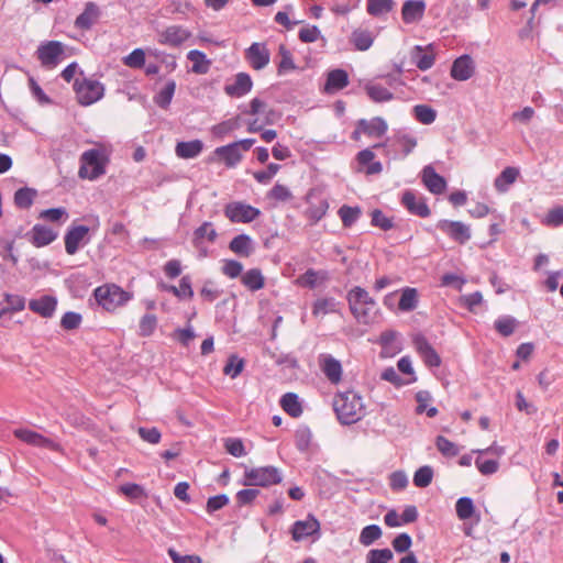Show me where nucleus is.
Returning <instances> with one entry per match:
<instances>
[{
	"instance_id": "63",
	"label": "nucleus",
	"mask_w": 563,
	"mask_h": 563,
	"mask_svg": "<svg viewBox=\"0 0 563 563\" xmlns=\"http://www.w3.org/2000/svg\"><path fill=\"white\" fill-rule=\"evenodd\" d=\"M475 465L483 475H492L499 468L497 460H483L482 457L476 459Z\"/></svg>"
},
{
	"instance_id": "29",
	"label": "nucleus",
	"mask_w": 563,
	"mask_h": 563,
	"mask_svg": "<svg viewBox=\"0 0 563 563\" xmlns=\"http://www.w3.org/2000/svg\"><path fill=\"white\" fill-rule=\"evenodd\" d=\"M99 14V8L95 2H87L84 11L76 18L75 26L79 30H89L97 21Z\"/></svg>"
},
{
	"instance_id": "64",
	"label": "nucleus",
	"mask_w": 563,
	"mask_h": 563,
	"mask_svg": "<svg viewBox=\"0 0 563 563\" xmlns=\"http://www.w3.org/2000/svg\"><path fill=\"white\" fill-rule=\"evenodd\" d=\"M243 272V265L239 261L235 260H227L224 261V264L222 266V273L230 277V278H236L239 276H242Z\"/></svg>"
},
{
	"instance_id": "36",
	"label": "nucleus",
	"mask_w": 563,
	"mask_h": 563,
	"mask_svg": "<svg viewBox=\"0 0 563 563\" xmlns=\"http://www.w3.org/2000/svg\"><path fill=\"white\" fill-rule=\"evenodd\" d=\"M375 154L372 150L365 148L356 155V161L360 166H367L366 174L375 175L383 170V166L379 162H374Z\"/></svg>"
},
{
	"instance_id": "41",
	"label": "nucleus",
	"mask_w": 563,
	"mask_h": 563,
	"mask_svg": "<svg viewBox=\"0 0 563 563\" xmlns=\"http://www.w3.org/2000/svg\"><path fill=\"white\" fill-rule=\"evenodd\" d=\"M37 191L33 188H20L14 194V203L20 209H29L36 197Z\"/></svg>"
},
{
	"instance_id": "11",
	"label": "nucleus",
	"mask_w": 563,
	"mask_h": 563,
	"mask_svg": "<svg viewBox=\"0 0 563 563\" xmlns=\"http://www.w3.org/2000/svg\"><path fill=\"white\" fill-rule=\"evenodd\" d=\"M435 47L433 44L427 46L416 45L410 51L412 63L422 71L430 69L435 63Z\"/></svg>"
},
{
	"instance_id": "5",
	"label": "nucleus",
	"mask_w": 563,
	"mask_h": 563,
	"mask_svg": "<svg viewBox=\"0 0 563 563\" xmlns=\"http://www.w3.org/2000/svg\"><path fill=\"white\" fill-rule=\"evenodd\" d=\"M74 90L78 102L81 106H90L103 97L104 87L103 85L90 78H76L74 82Z\"/></svg>"
},
{
	"instance_id": "45",
	"label": "nucleus",
	"mask_w": 563,
	"mask_h": 563,
	"mask_svg": "<svg viewBox=\"0 0 563 563\" xmlns=\"http://www.w3.org/2000/svg\"><path fill=\"white\" fill-rule=\"evenodd\" d=\"M416 400L418 406L416 408L417 413L427 412V416L432 418L438 415V409L435 407L428 408V402L431 400V395L427 390H420L416 394Z\"/></svg>"
},
{
	"instance_id": "47",
	"label": "nucleus",
	"mask_w": 563,
	"mask_h": 563,
	"mask_svg": "<svg viewBox=\"0 0 563 563\" xmlns=\"http://www.w3.org/2000/svg\"><path fill=\"white\" fill-rule=\"evenodd\" d=\"M157 328V318L153 313L144 314L139 323V335L143 338L151 336Z\"/></svg>"
},
{
	"instance_id": "20",
	"label": "nucleus",
	"mask_w": 563,
	"mask_h": 563,
	"mask_svg": "<svg viewBox=\"0 0 563 563\" xmlns=\"http://www.w3.org/2000/svg\"><path fill=\"white\" fill-rule=\"evenodd\" d=\"M57 232L44 224H35L27 233L29 241L35 247H44L57 239Z\"/></svg>"
},
{
	"instance_id": "56",
	"label": "nucleus",
	"mask_w": 563,
	"mask_h": 563,
	"mask_svg": "<svg viewBox=\"0 0 563 563\" xmlns=\"http://www.w3.org/2000/svg\"><path fill=\"white\" fill-rule=\"evenodd\" d=\"M124 65L131 68H142L145 66V53L142 48H135L123 59Z\"/></svg>"
},
{
	"instance_id": "3",
	"label": "nucleus",
	"mask_w": 563,
	"mask_h": 563,
	"mask_svg": "<svg viewBox=\"0 0 563 563\" xmlns=\"http://www.w3.org/2000/svg\"><path fill=\"white\" fill-rule=\"evenodd\" d=\"M107 158L98 148L85 151L80 156L78 176L81 179L95 180L106 174Z\"/></svg>"
},
{
	"instance_id": "46",
	"label": "nucleus",
	"mask_w": 563,
	"mask_h": 563,
	"mask_svg": "<svg viewBox=\"0 0 563 563\" xmlns=\"http://www.w3.org/2000/svg\"><path fill=\"white\" fill-rule=\"evenodd\" d=\"M382 529L377 525H369L362 529L360 533V543L368 547L382 537Z\"/></svg>"
},
{
	"instance_id": "59",
	"label": "nucleus",
	"mask_w": 563,
	"mask_h": 563,
	"mask_svg": "<svg viewBox=\"0 0 563 563\" xmlns=\"http://www.w3.org/2000/svg\"><path fill=\"white\" fill-rule=\"evenodd\" d=\"M279 169V164L271 163L268 164L267 169L255 172L253 176L260 184L266 185L272 180V178L277 174Z\"/></svg>"
},
{
	"instance_id": "44",
	"label": "nucleus",
	"mask_w": 563,
	"mask_h": 563,
	"mask_svg": "<svg viewBox=\"0 0 563 563\" xmlns=\"http://www.w3.org/2000/svg\"><path fill=\"white\" fill-rule=\"evenodd\" d=\"M339 217L345 228L352 227L360 218L362 211L358 207L342 206L339 211Z\"/></svg>"
},
{
	"instance_id": "39",
	"label": "nucleus",
	"mask_w": 563,
	"mask_h": 563,
	"mask_svg": "<svg viewBox=\"0 0 563 563\" xmlns=\"http://www.w3.org/2000/svg\"><path fill=\"white\" fill-rule=\"evenodd\" d=\"M282 408L291 417L297 418L302 413L299 398L295 393H287L280 399Z\"/></svg>"
},
{
	"instance_id": "7",
	"label": "nucleus",
	"mask_w": 563,
	"mask_h": 563,
	"mask_svg": "<svg viewBox=\"0 0 563 563\" xmlns=\"http://www.w3.org/2000/svg\"><path fill=\"white\" fill-rule=\"evenodd\" d=\"M437 228L460 245L467 243L472 238L471 227L462 221L442 219L438 221Z\"/></svg>"
},
{
	"instance_id": "25",
	"label": "nucleus",
	"mask_w": 563,
	"mask_h": 563,
	"mask_svg": "<svg viewBox=\"0 0 563 563\" xmlns=\"http://www.w3.org/2000/svg\"><path fill=\"white\" fill-rule=\"evenodd\" d=\"M252 87L251 76L246 73H239L235 76L234 82L224 87V91L230 97H243L252 90Z\"/></svg>"
},
{
	"instance_id": "34",
	"label": "nucleus",
	"mask_w": 563,
	"mask_h": 563,
	"mask_svg": "<svg viewBox=\"0 0 563 563\" xmlns=\"http://www.w3.org/2000/svg\"><path fill=\"white\" fill-rule=\"evenodd\" d=\"M364 90L368 98L374 102H387L394 98L391 91H389L386 87H384L379 82H367L364 86Z\"/></svg>"
},
{
	"instance_id": "12",
	"label": "nucleus",
	"mask_w": 563,
	"mask_h": 563,
	"mask_svg": "<svg viewBox=\"0 0 563 563\" xmlns=\"http://www.w3.org/2000/svg\"><path fill=\"white\" fill-rule=\"evenodd\" d=\"M191 35V32L181 25H170L158 33V42L164 45L178 47Z\"/></svg>"
},
{
	"instance_id": "55",
	"label": "nucleus",
	"mask_w": 563,
	"mask_h": 563,
	"mask_svg": "<svg viewBox=\"0 0 563 563\" xmlns=\"http://www.w3.org/2000/svg\"><path fill=\"white\" fill-rule=\"evenodd\" d=\"M244 367V361L238 355H231L223 368V373L231 378H235L240 375Z\"/></svg>"
},
{
	"instance_id": "9",
	"label": "nucleus",
	"mask_w": 563,
	"mask_h": 563,
	"mask_svg": "<svg viewBox=\"0 0 563 563\" xmlns=\"http://www.w3.org/2000/svg\"><path fill=\"white\" fill-rule=\"evenodd\" d=\"M224 214L231 222L250 223L261 214V211L243 202H230L224 208Z\"/></svg>"
},
{
	"instance_id": "18",
	"label": "nucleus",
	"mask_w": 563,
	"mask_h": 563,
	"mask_svg": "<svg viewBox=\"0 0 563 563\" xmlns=\"http://www.w3.org/2000/svg\"><path fill=\"white\" fill-rule=\"evenodd\" d=\"M320 368L324 377L332 384L339 385L343 378V367L339 360L331 355H325L320 361Z\"/></svg>"
},
{
	"instance_id": "51",
	"label": "nucleus",
	"mask_w": 563,
	"mask_h": 563,
	"mask_svg": "<svg viewBox=\"0 0 563 563\" xmlns=\"http://www.w3.org/2000/svg\"><path fill=\"white\" fill-rule=\"evenodd\" d=\"M456 515L461 520L470 519L475 511L473 500L468 497H461L455 505Z\"/></svg>"
},
{
	"instance_id": "1",
	"label": "nucleus",
	"mask_w": 563,
	"mask_h": 563,
	"mask_svg": "<svg viewBox=\"0 0 563 563\" xmlns=\"http://www.w3.org/2000/svg\"><path fill=\"white\" fill-rule=\"evenodd\" d=\"M346 301L350 312L360 324H372L379 316L377 301L361 286H354L347 291Z\"/></svg>"
},
{
	"instance_id": "62",
	"label": "nucleus",
	"mask_w": 563,
	"mask_h": 563,
	"mask_svg": "<svg viewBox=\"0 0 563 563\" xmlns=\"http://www.w3.org/2000/svg\"><path fill=\"white\" fill-rule=\"evenodd\" d=\"M260 495V489L257 488H245L241 489L236 493L235 498L239 506H246L252 504L255 498Z\"/></svg>"
},
{
	"instance_id": "27",
	"label": "nucleus",
	"mask_w": 563,
	"mask_h": 563,
	"mask_svg": "<svg viewBox=\"0 0 563 563\" xmlns=\"http://www.w3.org/2000/svg\"><path fill=\"white\" fill-rule=\"evenodd\" d=\"M229 249L241 257H249L254 252V243L250 235L242 233L230 241Z\"/></svg>"
},
{
	"instance_id": "61",
	"label": "nucleus",
	"mask_w": 563,
	"mask_h": 563,
	"mask_svg": "<svg viewBox=\"0 0 563 563\" xmlns=\"http://www.w3.org/2000/svg\"><path fill=\"white\" fill-rule=\"evenodd\" d=\"M81 320L80 313L68 311L62 317L60 327L65 330H74L79 328Z\"/></svg>"
},
{
	"instance_id": "6",
	"label": "nucleus",
	"mask_w": 563,
	"mask_h": 563,
	"mask_svg": "<svg viewBox=\"0 0 563 563\" xmlns=\"http://www.w3.org/2000/svg\"><path fill=\"white\" fill-rule=\"evenodd\" d=\"M282 482V475L275 466L254 467L244 472V486H269Z\"/></svg>"
},
{
	"instance_id": "23",
	"label": "nucleus",
	"mask_w": 563,
	"mask_h": 563,
	"mask_svg": "<svg viewBox=\"0 0 563 563\" xmlns=\"http://www.w3.org/2000/svg\"><path fill=\"white\" fill-rule=\"evenodd\" d=\"M317 533V518L309 514L308 520H298L292 525L291 537L299 542Z\"/></svg>"
},
{
	"instance_id": "28",
	"label": "nucleus",
	"mask_w": 563,
	"mask_h": 563,
	"mask_svg": "<svg viewBox=\"0 0 563 563\" xmlns=\"http://www.w3.org/2000/svg\"><path fill=\"white\" fill-rule=\"evenodd\" d=\"M13 434L21 441L30 444V445H34V446H38V448H52L53 446V441L45 438L44 435L33 431V430H30V429H15L13 431Z\"/></svg>"
},
{
	"instance_id": "16",
	"label": "nucleus",
	"mask_w": 563,
	"mask_h": 563,
	"mask_svg": "<svg viewBox=\"0 0 563 563\" xmlns=\"http://www.w3.org/2000/svg\"><path fill=\"white\" fill-rule=\"evenodd\" d=\"M474 74L475 63L473 58L467 54L457 57L453 62L450 70L451 77L459 81H465L473 77Z\"/></svg>"
},
{
	"instance_id": "38",
	"label": "nucleus",
	"mask_w": 563,
	"mask_h": 563,
	"mask_svg": "<svg viewBox=\"0 0 563 563\" xmlns=\"http://www.w3.org/2000/svg\"><path fill=\"white\" fill-rule=\"evenodd\" d=\"M418 305V291L416 288L406 287L401 290V296L398 302L400 311H412Z\"/></svg>"
},
{
	"instance_id": "4",
	"label": "nucleus",
	"mask_w": 563,
	"mask_h": 563,
	"mask_svg": "<svg viewBox=\"0 0 563 563\" xmlns=\"http://www.w3.org/2000/svg\"><path fill=\"white\" fill-rule=\"evenodd\" d=\"M97 302L107 311H113L126 303L131 296L117 285H103L95 289Z\"/></svg>"
},
{
	"instance_id": "2",
	"label": "nucleus",
	"mask_w": 563,
	"mask_h": 563,
	"mask_svg": "<svg viewBox=\"0 0 563 563\" xmlns=\"http://www.w3.org/2000/svg\"><path fill=\"white\" fill-rule=\"evenodd\" d=\"M333 409L342 424L356 423L366 415V405L363 396L353 389L335 394L333 397Z\"/></svg>"
},
{
	"instance_id": "32",
	"label": "nucleus",
	"mask_w": 563,
	"mask_h": 563,
	"mask_svg": "<svg viewBox=\"0 0 563 563\" xmlns=\"http://www.w3.org/2000/svg\"><path fill=\"white\" fill-rule=\"evenodd\" d=\"M214 154L222 158L228 167L236 166L242 159V153L234 142L217 147Z\"/></svg>"
},
{
	"instance_id": "10",
	"label": "nucleus",
	"mask_w": 563,
	"mask_h": 563,
	"mask_svg": "<svg viewBox=\"0 0 563 563\" xmlns=\"http://www.w3.org/2000/svg\"><path fill=\"white\" fill-rule=\"evenodd\" d=\"M245 59L255 70L265 68L271 60V52L265 43L254 42L245 49Z\"/></svg>"
},
{
	"instance_id": "30",
	"label": "nucleus",
	"mask_w": 563,
	"mask_h": 563,
	"mask_svg": "<svg viewBox=\"0 0 563 563\" xmlns=\"http://www.w3.org/2000/svg\"><path fill=\"white\" fill-rule=\"evenodd\" d=\"M398 333L393 330L384 331L379 336V344L382 345V355L391 357L400 352L401 346L397 341Z\"/></svg>"
},
{
	"instance_id": "43",
	"label": "nucleus",
	"mask_w": 563,
	"mask_h": 563,
	"mask_svg": "<svg viewBox=\"0 0 563 563\" xmlns=\"http://www.w3.org/2000/svg\"><path fill=\"white\" fill-rule=\"evenodd\" d=\"M395 2L393 0H367V13L373 16H380L390 12L394 9Z\"/></svg>"
},
{
	"instance_id": "19",
	"label": "nucleus",
	"mask_w": 563,
	"mask_h": 563,
	"mask_svg": "<svg viewBox=\"0 0 563 563\" xmlns=\"http://www.w3.org/2000/svg\"><path fill=\"white\" fill-rule=\"evenodd\" d=\"M57 298L51 295H43L40 298L29 301V309L42 318H52L56 311Z\"/></svg>"
},
{
	"instance_id": "8",
	"label": "nucleus",
	"mask_w": 563,
	"mask_h": 563,
	"mask_svg": "<svg viewBox=\"0 0 563 563\" xmlns=\"http://www.w3.org/2000/svg\"><path fill=\"white\" fill-rule=\"evenodd\" d=\"M36 55L42 66L48 69L55 68L63 58L64 44L58 41L42 43L37 47Z\"/></svg>"
},
{
	"instance_id": "48",
	"label": "nucleus",
	"mask_w": 563,
	"mask_h": 563,
	"mask_svg": "<svg viewBox=\"0 0 563 563\" xmlns=\"http://www.w3.org/2000/svg\"><path fill=\"white\" fill-rule=\"evenodd\" d=\"M175 89H176V84L174 80H169L165 87L159 91V93L155 97V103L163 108V109H166L170 102H172V99H173V96L175 93Z\"/></svg>"
},
{
	"instance_id": "49",
	"label": "nucleus",
	"mask_w": 563,
	"mask_h": 563,
	"mask_svg": "<svg viewBox=\"0 0 563 563\" xmlns=\"http://www.w3.org/2000/svg\"><path fill=\"white\" fill-rule=\"evenodd\" d=\"M416 119L422 124H431L435 121L437 112L430 106L418 104L413 108Z\"/></svg>"
},
{
	"instance_id": "37",
	"label": "nucleus",
	"mask_w": 563,
	"mask_h": 563,
	"mask_svg": "<svg viewBox=\"0 0 563 563\" xmlns=\"http://www.w3.org/2000/svg\"><path fill=\"white\" fill-rule=\"evenodd\" d=\"M242 284L251 291L260 290L265 285V278L258 268H251L241 276Z\"/></svg>"
},
{
	"instance_id": "42",
	"label": "nucleus",
	"mask_w": 563,
	"mask_h": 563,
	"mask_svg": "<svg viewBox=\"0 0 563 563\" xmlns=\"http://www.w3.org/2000/svg\"><path fill=\"white\" fill-rule=\"evenodd\" d=\"M187 58L192 62V71L196 74H207L209 70L210 62L207 59L206 54L192 49L188 53Z\"/></svg>"
},
{
	"instance_id": "53",
	"label": "nucleus",
	"mask_w": 563,
	"mask_h": 563,
	"mask_svg": "<svg viewBox=\"0 0 563 563\" xmlns=\"http://www.w3.org/2000/svg\"><path fill=\"white\" fill-rule=\"evenodd\" d=\"M437 449L448 457L456 456L460 452L457 445L450 441L449 439L444 438L443 435H439L435 440Z\"/></svg>"
},
{
	"instance_id": "26",
	"label": "nucleus",
	"mask_w": 563,
	"mask_h": 563,
	"mask_svg": "<svg viewBox=\"0 0 563 563\" xmlns=\"http://www.w3.org/2000/svg\"><path fill=\"white\" fill-rule=\"evenodd\" d=\"M375 37L376 36L373 31L368 29L357 27L351 33L350 43L354 46L356 51L364 52L372 47Z\"/></svg>"
},
{
	"instance_id": "13",
	"label": "nucleus",
	"mask_w": 563,
	"mask_h": 563,
	"mask_svg": "<svg viewBox=\"0 0 563 563\" xmlns=\"http://www.w3.org/2000/svg\"><path fill=\"white\" fill-rule=\"evenodd\" d=\"M401 203L411 214L420 218H427L431 214L426 199L411 190H406L402 194Z\"/></svg>"
},
{
	"instance_id": "50",
	"label": "nucleus",
	"mask_w": 563,
	"mask_h": 563,
	"mask_svg": "<svg viewBox=\"0 0 563 563\" xmlns=\"http://www.w3.org/2000/svg\"><path fill=\"white\" fill-rule=\"evenodd\" d=\"M312 432L308 427L301 426L296 430L295 440L299 451L306 452L312 440Z\"/></svg>"
},
{
	"instance_id": "22",
	"label": "nucleus",
	"mask_w": 563,
	"mask_h": 563,
	"mask_svg": "<svg viewBox=\"0 0 563 563\" xmlns=\"http://www.w3.org/2000/svg\"><path fill=\"white\" fill-rule=\"evenodd\" d=\"M426 11V3L422 0H406L401 8V18L406 24L419 22Z\"/></svg>"
},
{
	"instance_id": "35",
	"label": "nucleus",
	"mask_w": 563,
	"mask_h": 563,
	"mask_svg": "<svg viewBox=\"0 0 563 563\" xmlns=\"http://www.w3.org/2000/svg\"><path fill=\"white\" fill-rule=\"evenodd\" d=\"M360 126L363 129L364 134L367 136L380 137L387 132V123L384 119L376 117L367 121L365 119L360 120Z\"/></svg>"
},
{
	"instance_id": "17",
	"label": "nucleus",
	"mask_w": 563,
	"mask_h": 563,
	"mask_svg": "<svg viewBox=\"0 0 563 563\" xmlns=\"http://www.w3.org/2000/svg\"><path fill=\"white\" fill-rule=\"evenodd\" d=\"M89 232V228L86 225H74L70 227L65 236V251L68 255H74L79 250L80 244Z\"/></svg>"
},
{
	"instance_id": "54",
	"label": "nucleus",
	"mask_w": 563,
	"mask_h": 563,
	"mask_svg": "<svg viewBox=\"0 0 563 563\" xmlns=\"http://www.w3.org/2000/svg\"><path fill=\"white\" fill-rule=\"evenodd\" d=\"M393 558L389 549H373L367 553L366 563H389Z\"/></svg>"
},
{
	"instance_id": "31",
	"label": "nucleus",
	"mask_w": 563,
	"mask_h": 563,
	"mask_svg": "<svg viewBox=\"0 0 563 563\" xmlns=\"http://www.w3.org/2000/svg\"><path fill=\"white\" fill-rule=\"evenodd\" d=\"M203 150V143L200 140L178 142L175 147V153L179 158L190 159L199 156Z\"/></svg>"
},
{
	"instance_id": "33",
	"label": "nucleus",
	"mask_w": 563,
	"mask_h": 563,
	"mask_svg": "<svg viewBox=\"0 0 563 563\" xmlns=\"http://www.w3.org/2000/svg\"><path fill=\"white\" fill-rule=\"evenodd\" d=\"M520 175L517 167H506L495 179L494 186L498 192H506Z\"/></svg>"
},
{
	"instance_id": "52",
	"label": "nucleus",
	"mask_w": 563,
	"mask_h": 563,
	"mask_svg": "<svg viewBox=\"0 0 563 563\" xmlns=\"http://www.w3.org/2000/svg\"><path fill=\"white\" fill-rule=\"evenodd\" d=\"M433 478V470L431 466H422L418 468L413 475V484L417 487L424 488L429 486Z\"/></svg>"
},
{
	"instance_id": "21",
	"label": "nucleus",
	"mask_w": 563,
	"mask_h": 563,
	"mask_svg": "<svg viewBox=\"0 0 563 563\" xmlns=\"http://www.w3.org/2000/svg\"><path fill=\"white\" fill-rule=\"evenodd\" d=\"M421 180L427 189L433 195H441L446 188L445 179L430 165L422 169Z\"/></svg>"
},
{
	"instance_id": "57",
	"label": "nucleus",
	"mask_w": 563,
	"mask_h": 563,
	"mask_svg": "<svg viewBox=\"0 0 563 563\" xmlns=\"http://www.w3.org/2000/svg\"><path fill=\"white\" fill-rule=\"evenodd\" d=\"M372 225L377 227L384 231L390 230L394 227L393 220L384 214L379 209H375L371 213Z\"/></svg>"
},
{
	"instance_id": "60",
	"label": "nucleus",
	"mask_w": 563,
	"mask_h": 563,
	"mask_svg": "<svg viewBox=\"0 0 563 563\" xmlns=\"http://www.w3.org/2000/svg\"><path fill=\"white\" fill-rule=\"evenodd\" d=\"M225 450L229 454L241 457L246 454L243 442L236 438H228L224 442Z\"/></svg>"
},
{
	"instance_id": "15",
	"label": "nucleus",
	"mask_w": 563,
	"mask_h": 563,
	"mask_svg": "<svg viewBox=\"0 0 563 563\" xmlns=\"http://www.w3.org/2000/svg\"><path fill=\"white\" fill-rule=\"evenodd\" d=\"M249 114L258 115L264 124H275L282 117L280 112L267 106L260 98H253L250 102Z\"/></svg>"
},
{
	"instance_id": "14",
	"label": "nucleus",
	"mask_w": 563,
	"mask_h": 563,
	"mask_svg": "<svg viewBox=\"0 0 563 563\" xmlns=\"http://www.w3.org/2000/svg\"><path fill=\"white\" fill-rule=\"evenodd\" d=\"M416 351L423 358V362L429 367H439L441 365V357L437 351L431 346L426 336L417 334L412 339Z\"/></svg>"
},
{
	"instance_id": "40",
	"label": "nucleus",
	"mask_w": 563,
	"mask_h": 563,
	"mask_svg": "<svg viewBox=\"0 0 563 563\" xmlns=\"http://www.w3.org/2000/svg\"><path fill=\"white\" fill-rule=\"evenodd\" d=\"M218 234L214 230L211 222H203L199 228H197L194 232V243L198 246L203 240H207L213 243L217 239Z\"/></svg>"
},
{
	"instance_id": "24",
	"label": "nucleus",
	"mask_w": 563,
	"mask_h": 563,
	"mask_svg": "<svg viewBox=\"0 0 563 563\" xmlns=\"http://www.w3.org/2000/svg\"><path fill=\"white\" fill-rule=\"evenodd\" d=\"M349 85V75L344 69H333L327 74L323 91L335 93Z\"/></svg>"
},
{
	"instance_id": "58",
	"label": "nucleus",
	"mask_w": 563,
	"mask_h": 563,
	"mask_svg": "<svg viewBox=\"0 0 563 563\" xmlns=\"http://www.w3.org/2000/svg\"><path fill=\"white\" fill-rule=\"evenodd\" d=\"M516 327L515 319L510 317H503L495 321V329L503 336H509L514 333Z\"/></svg>"
}]
</instances>
